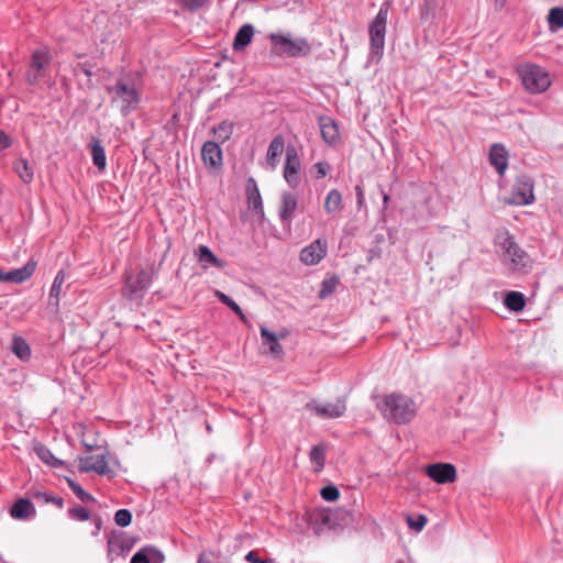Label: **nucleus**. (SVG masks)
Listing matches in <instances>:
<instances>
[{
    "instance_id": "nucleus-12",
    "label": "nucleus",
    "mask_w": 563,
    "mask_h": 563,
    "mask_svg": "<svg viewBox=\"0 0 563 563\" xmlns=\"http://www.w3.org/2000/svg\"><path fill=\"white\" fill-rule=\"evenodd\" d=\"M426 474L438 484H449L456 479V468L450 463H434L426 467Z\"/></svg>"
},
{
    "instance_id": "nucleus-21",
    "label": "nucleus",
    "mask_w": 563,
    "mask_h": 563,
    "mask_svg": "<svg viewBox=\"0 0 563 563\" xmlns=\"http://www.w3.org/2000/svg\"><path fill=\"white\" fill-rule=\"evenodd\" d=\"M320 132L323 141L329 145H335L340 141L338 123L329 117L319 119Z\"/></svg>"
},
{
    "instance_id": "nucleus-33",
    "label": "nucleus",
    "mask_w": 563,
    "mask_h": 563,
    "mask_svg": "<svg viewBox=\"0 0 563 563\" xmlns=\"http://www.w3.org/2000/svg\"><path fill=\"white\" fill-rule=\"evenodd\" d=\"M233 129V123L229 121H222L218 126L212 129V132L219 142L224 143L231 137Z\"/></svg>"
},
{
    "instance_id": "nucleus-3",
    "label": "nucleus",
    "mask_w": 563,
    "mask_h": 563,
    "mask_svg": "<svg viewBox=\"0 0 563 563\" xmlns=\"http://www.w3.org/2000/svg\"><path fill=\"white\" fill-rule=\"evenodd\" d=\"M111 101L120 108L122 115H129L141 101L139 89L128 78H119L113 87L108 88Z\"/></svg>"
},
{
    "instance_id": "nucleus-13",
    "label": "nucleus",
    "mask_w": 563,
    "mask_h": 563,
    "mask_svg": "<svg viewBox=\"0 0 563 563\" xmlns=\"http://www.w3.org/2000/svg\"><path fill=\"white\" fill-rule=\"evenodd\" d=\"M327 252V242L318 239L301 250L300 261L306 265H317L325 257Z\"/></svg>"
},
{
    "instance_id": "nucleus-39",
    "label": "nucleus",
    "mask_w": 563,
    "mask_h": 563,
    "mask_svg": "<svg viewBox=\"0 0 563 563\" xmlns=\"http://www.w3.org/2000/svg\"><path fill=\"white\" fill-rule=\"evenodd\" d=\"M108 556L113 560V555L120 556L124 555L129 549H126L123 544V542L119 540H109L108 542Z\"/></svg>"
},
{
    "instance_id": "nucleus-31",
    "label": "nucleus",
    "mask_w": 563,
    "mask_h": 563,
    "mask_svg": "<svg viewBox=\"0 0 563 563\" xmlns=\"http://www.w3.org/2000/svg\"><path fill=\"white\" fill-rule=\"evenodd\" d=\"M11 350L20 360H26L31 355L27 342L21 336L13 338Z\"/></svg>"
},
{
    "instance_id": "nucleus-36",
    "label": "nucleus",
    "mask_w": 563,
    "mask_h": 563,
    "mask_svg": "<svg viewBox=\"0 0 563 563\" xmlns=\"http://www.w3.org/2000/svg\"><path fill=\"white\" fill-rule=\"evenodd\" d=\"M310 461L316 465V471L320 472L324 467L325 462V451L321 445L312 446L310 451Z\"/></svg>"
},
{
    "instance_id": "nucleus-20",
    "label": "nucleus",
    "mask_w": 563,
    "mask_h": 563,
    "mask_svg": "<svg viewBox=\"0 0 563 563\" xmlns=\"http://www.w3.org/2000/svg\"><path fill=\"white\" fill-rule=\"evenodd\" d=\"M262 342L267 345L269 352L275 356H280L284 353L283 346L279 344L280 339L287 336V332L275 333L269 331L265 325H260Z\"/></svg>"
},
{
    "instance_id": "nucleus-51",
    "label": "nucleus",
    "mask_w": 563,
    "mask_h": 563,
    "mask_svg": "<svg viewBox=\"0 0 563 563\" xmlns=\"http://www.w3.org/2000/svg\"><path fill=\"white\" fill-rule=\"evenodd\" d=\"M11 139L2 130H0V148H8L11 146Z\"/></svg>"
},
{
    "instance_id": "nucleus-44",
    "label": "nucleus",
    "mask_w": 563,
    "mask_h": 563,
    "mask_svg": "<svg viewBox=\"0 0 563 563\" xmlns=\"http://www.w3.org/2000/svg\"><path fill=\"white\" fill-rule=\"evenodd\" d=\"M407 523L411 529L421 531L427 525V517L424 515H419L416 519L408 517Z\"/></svg>"
},
{
    "instance_id": "nucleus-19",
    "label": "nucleus",
    "mask_w": 563,
    "mask_h": 563,
    "mask_svg": "<svg viewBox=\"0 0 563 563\" xmlns=\"http://www.w3.org/2000/svg\"><path fill=\"white\" fill-rule=\"evenodd\" d=\"M246 196L249 209L254 211L257 218L262 220L264 218L263 201L256 181L253 178H250L247 181Z\"/></svg>"
},
{
    "instance_id": "nucleus-29",
    "label": "nucleus",
    "mask_w": 563,
    "mask_h": 563,
    "mask_svg": "<svg viewBox=\"0 0 563 563\" xmlns=\"http://www.w3.org/2000/svg\"><path fill=\"white\" fill-rule=\"evenodd\" d=\"M504 303L510 311L519 312L526 306V298L522 292L509 291L505 297Z\"/></svg>"
},
{
    "instance_id": "nucleus-57",
    "label": "nucleus",
    "mask_w": 563,
    "mask_h": 563,
    "mask_svg": "<svg viewBox=\"0 0 563 563\" xmlns=\"http://www.w3.org/2000/svg\"><path fill=\"white\" fill-rule=\"evenodd\" d=\"M207 431L211 432V427L209 424H207Z\"/></svg>"
},
{
    "instance_id": "nucleus-53",
    "label": "nucleus",
    "mask_w": 563,
    "mask_h": 563,
    "mask_svg": "<svg viewBox=\"0 0 563 563\" xmlns=\"http://www.w3.org/2000/svg\"><path fill=\"white\" fill-rule=\"evenodd\" d=\"M382 195H383V205H384V208L386 209L387 206H388V202H389V195L387 192H385L383 189L380 190Z\"/></svg>"
},
{
    "instance_id": "nucleus-2",
    "label": "nucleus",
    "mask_w": 563,
    "mask_h": 563,
    "mask_svg": "<svg viewBox=\"0 0 563 563\" xmlns=\"http://www.w3.org/2000/svg\"><path fill=\"white\" fill-rule=\"evenodd\" d=\"M503 250V261L509 269L518 274H528L533 268V260L519 246L515 239L506 235L500 242Z\"/></svg>"
},
{
    "instance_id": "nucleus-9",
    "label": "nucleus",
    "mask_w": 563,
    "mask_h": 563,
    "mask_svg": "<svg viewBox=\"0 0 563 563\" xmlns=\"http://www.w3.org/2000/svg\"><path fill=\"white\" fill-rule=\"evenodd\" d=\"M305 408L320 419H336L344 415L346 404L344 399H338L335 402H320L312 399L306 404Z\"/></svg>"
},
{
    "instance_id": "nucleus-8",
    "label": "nucleus",
    "mask_w": 563,
    "mask_h": 563,
    "mask_svg": "<svg viewBox=\"0 0 563 563\" xmlns=\"http://www.w3.org/2000/svg\"><path fill=\"white\" fill-rule=\"evenodd\" d=\"M52 56L46 47L38 48L32 54L31 64L26 71V80L31 85L41 82L47 74Z\"/></svg>"
},
{
    "instance_id": "nucleus-49",
    "label": "nucleus",
    "mask_w": 563,
    "mask_h": 563,
    "mask_svg": "<svg viewBox=\"0 0 563 563\" xmlns=\"http://www.w3.org/2000/svg\"><path fill=\"white\" fill-rule=\"evenodd\" d=\"M355 194H356V205L358 209H362L365 205V195L362 186L356 185L355 186Z\"/></svg>"
},
{
    "instance_id": "nucleus-1",
    "label": "nucleus",
    "mask_w": 563,
    "mask_h": 563,
    "mask_svg": "<svg viewBox=\"0 0 563 563\" xmlns=\"http://www.w3.org/2000/svg\"><path fill=\"white\" fill-rule=\"evenodd\" d=\"M379 409L386 420L397 424H405L416 417L418 407L409 396L393 393L384 396Z\"/></svg>"
},
{
    "instance_id": "nucleus-6",
    "label": "nucleus",
    "mask_w": 563,
    "mask_h": 563,
    "mask_svg": "<svg viewBox=\"0 0 563 563\" xmlns=\"http://www.w3.org/2000/svg\"><path fill=\"white\" fill-rule=\"evenodd\" d=\"M268 38L272 43L273 52L279 56L288 57L307 56L311 52V46L303 37L292 38L289 34L271 33Z\"/></svg>"
},
{
    "instance_id": "nucleus-22",
    "label": "nucleus",
    "mask_w": 563,
    "mask_h": 563,
    "mask_svg": "<svg viewBox=\"0 0 563 563\" xmlns=\"http://www.w3.org/2000/svg\"><path fill=\"white\" fill-rule=\"evenodd\" d=\"M489 162L500 176H504L508 167V151L501 144H493L489 151Z\"/></svg>"
},
{
    "instance_id": "nucleus-24",
    "label": "nucleus",
    "mask_w": 563,
    "mask_h": 563,
    "mask_svg": "<svg viewBox=\"0 0 563 563\" xmlns=\"http://www.w3.org/2000/svg\"><path fill=\"white\" fill-rule=\"evenodd\" d=\"M66 280V273L64 269L57 272L48 295V307H52L55 311L59 309V301L62 296V287Z\"/></svg>"
},
{
    "instance_id": "nucleus-28",
    "label": "nucleus",
    "mask_w": 563,
    "mask_h": 563,
    "mask_svg": "<svg viewBox=\"0 0 563 563\" xmlns=\"http://www.w3.org/2000/svg\"><path fill=\"white\" fill-rule=\"evenodd\" d=\"M91 156L95 166L103 170L107 165L106 151L100 140L93 139L91 142Z\"/></svg>"
},
{
    "instance_id": "nucleus-42",
    "label": "nucleus",
    "mask_w": 563,
    "mask_h": 563,
    "mask_svg": "<svg viewBox=\"0 0 563 563\" xmlns=\"http://www.w3.org/2000/svg\"><path fill=\"white\" fill-rule=\"evenodd\" d=\"M114 521L120 527H128L132 521V514L129 509H119L114 515Z\"/></svg>"
},
{
    "instance_id": "nucleus-18",
    "label": "nucleus",
    "mask_w": 563,
    "mask_h": 563,
    "mask_svg": "<svg viewBox=\"0 0 563 563\" xmlns=\"http://www.w3.org/2000/svg\"><path fill=\"white\" fill-rule=\"evenodd\" d=\"M286 148L285 139L282 134H277L273 137L266 153V165L268 169L274 170L277 167L279 163V156L284 151H286Z\"/></svg>"
},
{
    "instance_id": "nucleus-16",
    "label": "nucleus",
    "mask_w": 563,
    "mask_h": 563,
    "mask_svg": "<svg viewBox=\"0 0 563 563\" xmlns=\"http://www.w3.org/2000/svg\"><path fill=\"white\" fill-rule=\"evenodd\" d=\"M203 164L208 168L219 169L223 164L222 150L218 142L207 141L201 148Z\"/></svg>"
},
{
    "instance_id": "nucleus-34",
    "label": "nucleus",
    "mask_w": 563,
    "mask_h": 563,
    "mask_svg": "<svg viewBox=\"0 0 563 563\" xmlns=\"http://www.w3.org/2000/svg\"><path fill=\"white\" fill-rule=\"evenodd\" d=\"M37 456L41 461L46 463L49 466L57 467L62 465V461L54 456L52 451L45 445H40L35 449Z\"/></svg>"
},
{
    "instance_id": "nucleus-26",
    "label": "nucleus",
    "mask_w": 563,
    "mask_h": 563,
    "mask_svg": "<svg viewBox=\"0 0 563 563\" xmlns=\"http://www.w3.org/2000/svg\"><path fill=\"white\" fill-rule=\"evenodd\" d=\"M253 35L254 26L252 24L242 25L234 37L233 48L235 51L245 48L251 43Z\"/></svg>"
},
{
    "instance_id": "nucleus-52",
    "label": "nucleus",
    "mask_w": 563,
    "mask_h": 563,
    "mask_svg": "<svg viewBox=\"0 0 563 563\" xmlns=\"http://www.w3.org/2000/svg\"><path fill=\"white\" fill-rule=\"evenodd\" d=\"M76 69H79L80 71H82L87 77L92 76L91 67L87 64H78Z\"/></svg>"
},
{
    "instance_id": "nucleus-56",
    "label": "nucleus",
    "mask_w": 563,
    "mask_h": 563,
    "mask_svg": "<svg viewBox=\"0 0 563 563\" xmlns=\"http://www.w3.org/2000/svg\"><path fill=\"white\" fill-rule=\"evenodd\" d=\"M100 528H101V519L98 518V519H96V529H97V531H99Z\"/></svg>"
},
{
    "instance_id": "nucleus-47",
    "label": "nucleus",
    "mask_w": 563,
    "mask_h": 563,
    "mask_svg": "<svg viewBox=\"0 0 563 563\" xmlns=\"http://www.w3.org/2000/svg\"><path fill=\"white\" fill-rule=\"evenodd\" d=\"M130 563H150L148 556L146 553V548H142L139 550L131 559Z\"/></svg>"
},
{
    "instance_id": "nucleus-15",
    "label": "nucleus",
    "mask_w": 563,
    "mask_h": 563,
    "mask_svg": "<svg viewBox=\"0 0 563 563\" xmlns=\"http://www.w3.org/2000/svg\"><path fill=\"white\" fill-rule=\"evenodd\" d=\"M36 268V262L29 261L22 267L12 269L10 272H3L0 269V282L22 284L30 279Z\"/></svg>"
},
{
    "instance_id": "nucleus-14",
    "label": "nucleus",
    "mask_w": 563,
    "mask_h": 563,
    "mask_svg": "<svg viewBox=\"0 0 563 563\" xmlns=\"http://www.w3.org/2000/svg\"><path fill=\"white\" fill-rule=\"evenodd\" d=\"M297 205L298 200L295 194L290 191H284L282 194L278 216L283 225H287L288 228L291 225Z\"/></svg>"
},
{
    "instance_id": "nucleus-43",
    "label": "nucleus",
    "mask_w": 563,
    "mask_h": 563,
    "mask_svg": "<svg viewBox=\"0 0 563 563\" xmlns=\"http://www.w3.org/2000/svg\"><path fill=\"white\" fill-rule=\"evenodd\" d=\"M320 495L327 501H335L340 497V492L338 487L328 485L321 489Z\"/></svg>"
},
{
    "instance_id": "nucleus-41",
    "label": "nucleus",
    "mask_w": 563,
    "mask_h": 563,
    "mask_svg": "<svg viewBox=\"0 0 563 563\" xmlns=\"http://www.w3.org/2000/svg\"><path fill=\"white\" fill-rule=\"evenodd\" d=\"M336 285H338V280L335 278H333V277L324 279L321 283V288H320V291H319V297L321 299L327 298L329 295H331L335 290Z\"/></svg>"
},
{
    "instance_id": "nucleus-38",
    "label": "nucleus",
    "mask_w": 563,
    "mask_h": 563,
    "mask_svg": "<svg viewBox=\"0 0 563 563\" xmlns=\"http://www.w3.org/2000/svg\"><path fill=\"white\" fill-rule=\"evenodd\" d=\"M67 484L73 493L81 500V501H91L93 497L91 494L85 492L82 487L77 484L75 481L67 478Z\"/></svg>"
},
{
    "instance_id": "nucleus-4",
    "label": "nucleus",
    "mask_w": 563,
    "mask_h": 563,
    "mask_svg": "<svg viewBox=\"0 0 563 563\" xmlns=\"http://www.w3.org/2000/svg\"><path fill=\"white\" fill-rule=\"evenodd\" d=\"M525 89L532 95L547 91L551 84L550 74L541 66L536 64H523L517 68Z\"/></svg>"
},
{
    "instance_id": "nucleus-5",
    "label": "nucleus",
    "mask_w": 563,
    "mask_h": 563,
    "mask_svg": "<svg viewBox=\"0 0 563 563\" xmlns=\"http://www.w3.org/2000/svg\"><path fill=\"white\" fill-rule=\"evenodd\" d=\"M389 7L383 3L368 26L369 33V55L374 58H380L385 47V36L387 29Z\"/></svg>"
},
{
    "instance_id": "nucleus-55",
    "label": "nucleus",
    "mask_w": 563,
    "mask_h": 563,
    "mask_svg": "<svg viewBox=\"0 0 563 563\" xmlns=\"http://www.w3.org/2000/svg\"><path fill=\"white\" fill-rule=\"evenodd\" d=\"M198 563H210V561L207 560L203 555H200L198 559Z\"/></svg>"
},
{
    "instance_id": "nucleus-46",
    "label": "nucleus",
    "mask_w": 563,
    "mask_h": 563,
    "mask_svg": "<svg viewBox=\"0 0 563 563\" xmlns=\"http://www.w3.org/2000/svg\"><path fill=\"white\" fill-rule=\"evenodd\" d=\"M314 168L317 169V178H323L328 175L330 170V165L327 162H318L314 164Z\"/></svg>"
},
{
    "instance_id": "nucleus-37",
    "label": "nucleus",
    "mask_w": 563,
    "mask_h": 563,
    "mask_svg": "<svg viewBox=\"0 0 563 563\" xmlns=\"http://www.w3.org/2000/svg\"><path fill=\"white\" fill-rule=\"evenodd\" d=\"M33 497L37 501L43 503V504L52 503V504L56 505L58 508H63V506H64L63 498L53 496L46 492H34Z\"/></svg>"
},
{
    "instance_id": "nucleus-50",
    "label": "nucleus",
    "mask_w": 563,
    "mask_h": 563,
    "mask_svg": "<svg viewBox=\"0 0 563 563\" xmlns=\"http://www.w3.org/2000/svg\"><path fill=\"white\" fill-rule=\"evenodd\" d=\"M184 5L189 8L190 10H197L201 8L205 3L208 2V0H180Z\"/></svg>"
},
{
    "instance_id": "nucleus-30",
    "label": "nucleus",
    "mask_w": 563,
    "mask_h": 563,
    "mask_svg": "<svg viewBox=\"0 0 563 563\" xmlns=\"http://www.w3.org/2000/svg\"><path fill=\"white\" fill-rule=\"evenodd\" d=\"M14 170L25 184H30L33 180V169L24 158H19L14 163Z\"/></svg>"
},
{
    "instance_id": "nucleus-23",
    "label": "nucleus",
    "mask_w": 563,
    "mask_h": 563,
    "mask_svg": "<svg viewBox=\"0 0 563 563\" xmlns=\"http://www.w3.org/2000/svg\"><path fill=\"white\" fill-rule=\"evenodd\" d=\"M195 254L199 264L206 269L209 267H217L222 269L225 266V263L216 256L207 245H199Z\"/></svg>"
},
{
    "instance_id": "nucleus-25",
    "label": "nucleus",
    "mask_w": 563,
    "mask_h": 563,
    "mask_svg": "<svg viewBox=\"0 0 563 563\" xmlns=\"http://www.w3.org/2000/svg\"><path fill=\"white\" fill-rule=\"evenodd\" d=\"M35 512L33 504L29 499L16 500L10 509V515L15 519H27Z\"/></svg>"
},
{
    "instance_id": "nucleus-10",
    "label": "nucleus",
    "mask_w": 563,
    "mask_h": 563,
    "mask_svg": "<svg viewBox=\"0 0 563 563\" xmlns=\"http://www.w3.org/2000/svg\"><path fill=\"white\" fill-rule=\"evenodd\" d=\"M301 169V159L295 146L288 145L284 163V178L291 188H297L300 184L299 172Z\"/></svg>"
},
{
    "instance_id": "nucleus-7",
    "label": "nucleus",
    "mask_w": 563,
    "mask_h": 563,
    "mask_svg": "<svg viewBox=\"0 0 563 563\" xmlns=\"http://www.w3.org/2000/svg\"><path fill=\"white\" fill-rule=\"evenodd\" d=\"M152 283V275L146 269L126 274L123 294L131 300H141Z\"/></svg>"
},
{
    "instance_id": "nucleus-40",
    "label": "nucleus",
    "mask_w": 563,
    "mask_h": 563,
    "mask_svg": "<svg viewBox=\"0 0 563 563\" xmlns=\"http://www.w3.org/2000/svg\"><path fill=\"white\" fill-rule=\"evenodd\" d=\"M68 516L73 520L86 521L90 518V512L82 506H77L68 509Z\"/></svg>"
},
{
    "instance_id": "nucleus-17",
    "label": "nucleus",
    "mask_w": 563,
    "mask_h": 563,
    "mask_svg": "<svg viewBox=\"0 0 563 563\" xmlns=\"http://www.w3.org/2000/svg\"><path fill=\"white\" fill-rule=\"evenodd\" d=\"M79 468L82 472H96L99 475H106L109 473V466L104 455H89L80 457Z\"/></svg>"
},
{
    "instance_id": "nucleus-54",
    "label": "nucleus",
    "mask_w": 563,
    "mask_h": 563,
    "mask_svg": "<svg viewBox=\"0 0 563 563\" xmlns=\"http://www.w3.org/2000/svg\"><path fill=\"white\" fill-rule=\"evenodd\" d=\"M507 0H495V5L499 9L504 8Z\"/></svg>"
},
{
    "instance_id": "nucleus-11",
    "label": "nucleus",
    "mask_w": 563,
    "mask_h": 563,
    "mask_svg": "<svg viewBox=\"0 0 563 563\" xmlns=\"http://www.w3.org/2000/svg\"><path fill=\"white\" fill-rule=\"evenodd\" d=\"M533 187L534 184L531 177L527 175L519 176L512 187L509 202L517 206L531 205L534 201Z\"/></svg>"
},
{
    "instance_id": "nucleus-32",
    "label": "nucleus",
    "mask_w": 563,
    "mask_h": 563,
    "mask_svg": "<svg viewBox=\"0 0 563 563\" xmlns=\"http://www.w3.org/2000/svg\"><path fill=\"white\" fill-rule=\"evenodd\" d=\"M548 23L553 32L563 29V8H552L548 14Z\"/></svg>"
},
{
    "instance_id": "nucleus-35",
    "label": "nucleus",
    "mask_w": 563,
    "mask_h": 563,
    "mask_svg": "<svg viewBox=\"0 0 563 563\" xmlns=\"http://www.w3.org/2000/svg\"><path fill=\"white\" fill-rule=\"evenodd\" d=\"M216 296L223 305L228 306L234 313H236L243 322L247 321L240 306L234 300H232L228 295L217 290Z\"/></svg>"
},
{
    "instance_id": "nucleus-48",
    "label": "nucleus",
    "mask_w": 563,
    "mask_h": 563,
    "mask_svg": "<svg viewBox=\"0 0 563 563\" xmlns=\"http://www.w3.org/2000/svg\"><path fill=\"white\" fill-rule=\"evenodd\" d=\"M245 560L250 563H274V560L273 559H266V560H262L257 556L256 552L255 551H250L246 555H245Z\"/></svg>"
},
{
    "instance_id": "nucleus-45",
    "label": "nucleus",
    "mask_w": 563,
    "mask_h": 563,
    "mask_svg": "<svg viewBox=\"0 0 563 563\" xmlns=\"http://www.w3.org/2000/svg\"><path fill=\"white\" fill-rule=\"evenodd\" d=\"M150 563H163L165 556L162 551L154 547H145Z\"/></svg>"
},
{
    "instance_id": "nucleus-27",
    "label": "nucleus",
    "mask_w": 563,
    "mask_h": 563,
    "mask_svg": "<svg viewBox=\"0 0 563 563\" xmlns=\"http://www.w3.org/2000/svg\"><path fill=\"white\" fill-rule=\"evenodd\" d=\"M324 211L328 214L339 212L343 208V197L338 189H331L324 199Z\"/></svg>"
}]
</instances>
